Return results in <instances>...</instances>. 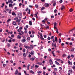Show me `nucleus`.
Returning <instances> with one entry per match:
<instances>
[{
	"instance_id": "1",
	"label": "nucleus",
	"mask_w": 75,
	"mask_h": 75,
	"mask_svg": "<svg viewBox=\"0 0 75 75\" xmlns=\"http://www.w3.org/2000/svg\"><path fill=\"white\" fill-rule=\"evenodd\" d=\"M56 43L53 42L52 44V47H56Z\"/></svg>"
},
{
	"instance_id": "2",
	"label": "nucleus",
	"mask_w": 75,
	"mask_h": 75,
	"mask_svg": "<svg viewBox=\"0 0 75 75\" xmlns=\"http://www.w3.org/2000/svg\"><path fill=\"white\" fill-rule=\"evenodd\" d=\"M49 62L50 63V65H52V64H53V63L52 62V60L51 59H50L49 60Z\"/></svg>"
},
{
	"instance_id": "3",
	"label": "nucleus",
	"mask_w": 75,
	"mask_h": 75,
	"mask_svg": "<svg viewBox=\"0 0 75 75\" xmlns=\"http://www.w3.org/2000/svg\"><path fill=\"white\" fill-rule=\"evenodd\" d=\"M25 41H26V40H25V39L23 38L21 40V41L22 42H25Z\"/></svg>"
},
{
	"instance_id": "4",
	"label": "nucleus",
	"mask_w": 75,
	"mask_h": 75,
	"mask_svg": "<svg viewBox=\"0 0 75 75\" xmlns=\"http://www.w3.org/2000/svg\"><path fill=\"white\" fill-rule=\"evenodd\" d=\"M8 3H11V4H12L13 2L12 1H11V0H8Z\"/></svg>"
},
{
	"instance_id": "5",
	"label": "nucleus",
	"mask_w": 75,
	"mask_h": 75,
	"mask_svg": "<svg viewBox=\"0 0 75 75\" xmlns=\"http://www.w3.org/2000/svg\"><path fill=\"white\" fill-rule=\"evenodd\" d=\"M55 63L56 64H57V65H60L58 62L56 61L55 62Z\"/></svg>"
},
{
	"instance_id": "6",
	"label": "nucleus",
	"mask_w": 75,
	"mask_h": 75,
	"mask_svg": "<svg viewBox=\"0 0 75 75\" xmlns=\"http://www.w3.org/2000/svg\"><path fill=\"white\" fill-rule=\"evenodd\" d=\"M17 74H18V69H16L15 73V75H17Z\"/></svg>"
},
{
	"instance_id": "7",
	"label": "nucleus",
	"mask_w": 75,
	"mask_h": 75,
	"mask_svg": "<svg viewBox=\"0 0 75 75\" xmlns=\"http://www.w3.org/2000/svg\"><path fill=\"white\" fill-rule=\"evenodd\" d=\"M64 8L65 6L64 5H62V7L61 8V10H63V9H64Z\"/></svg>"
},
{
	"instance_id": "8",
	"label": "nucleus",
	"mask_w": 75,
	"mask_h": 75,
	"mask_svg": "<svg viewBox=\"0 0 75 75\" xmlns=\"http://www.w3.org/2000/svg\"><path fill=\"white\" fill-rule=\"evenodd\" d=\"M55 41H56V42H58V39L57 38V37H55Z\"/></svg>"
},
{
	"instance_id": "9",
	"label": "nucleus",
	"mask_w": 75,
	"mask_h": 75,
	"mask_svg": "<svg viewBox=\"0 0 75 75\" xmlns=\"http://www.w3.org/2000/svg\"><path fill=\"white\" fill-rule=\"evenodd\" d=\"M34 52L33 51H32L31 52V53H30V54L31 55H34Z\"/></svg>"
},
{
	"instance_id": "10",
	"label": "nucleus",
	"mask_w": 75,
	"mask_h": 75,
	"mask_svg": "<svg viewBox=\"0 0 75 75\" xmlns=\"http://www.w3.org/2000/svg\"><path fill=\"white\" fill-rule=\"evenodd\" d=\"M45 7H48V6H49V4H45Z\"/></svg>"
},
{
	"instance_id": "11",
	"label": "nucleus",
	"mask_w": 75,
	"mask_h": 75,
	"mask_svg": "<svg viewBox=\"0 0 75 75\" xmlns=\"http://www.w3.org/2000/svg\"><path fill=\"white\" fill-rule=\"evenodd\" d=\"M34 59H35V58L34 57L30 59V60L31 61H34Z\"/></svg>"
},
{
	"instance_id": "12",
	"label": "nucleus",
	"mask_w": 75,
	"mask_h": 75,
	"mask_svg": "<svg viewBox=\"0 0 75 75\" xmlns=\"http://www.w3.org/2000/svg\"><path fill=\"white\" fill-rule=\"evenodd\" d=\"M29 23L30 25H32V22H31V21H30Z\"/></svg>"
},
{
	"instance_id": "13",
	"label": "nucleus",
	"mask_w": 75,
	"mask_h": 75,
	"mask_svg": "<svg viewBox=\"0 0 75 75\" xmlns=\"http://www.w3.org/2000/svg\"><path fill=\"white\" fill-rule=\"evenodd\" d=\"M12 14L13 16H16V14L14 12H13L12 13Z\"/></svg>"
},
{
	"instance_id": "14",
	"label": "nucleus",
	"mask_w": 75,
	"mask_h": 75,
	"mask_svg": "<svg viewBox=\"0 0 75 75\" xmlns=\"http://www.w3.org/2000/svg\"><path fill=\"white\" fill-rule=\"evenodd\" d=\"M54 27H55V26H57V22H55L54 23Z\"/></svg>"
},
{
	"instance_id": "15",
	"label": "nucleus",
	"mask_w": 75,
	"mask_h": 75,
	"mask_svg": "<svg viewBox=\"0 0 75 75\" xmlns=\"http://www.w3.org/2000/svg\"><path fill=\"white\" fill-rule=\"evenodd\" d=\"M11 21V19H9L8 20H7V23H9V21Z\"/></svg>"
},
{
	"instance_id": "16",
	"label": "nucleus",
	"mask_w": 75,
	"mask_h": 75,
	"mask_svg": "<svg viewBox=\"0 0 75 75\" xmlns=\"http://www.w3.org/2000/svg\"><path fill=\"white\" fill-rule=\"evenodd\" d=\"M30 49H31V50H33V45H30Z\"/></svg>"
},
{
	"instance_id": "17",
	"label": "nucleus",
	"mask_w": 75,
	"mask_h": 75,
	"mask_svg": "<svg viewBox=\"0 0 75 75\" xmlns=\"http://www.w3.org/2000/svg\"><path fill=\"white\" fill-rule=\"evenodd\" d=\"M69 11H70V12H72V11H73V9H72V8H71L70 9Z\"/></svg>"
},
{
	"instance_id": "18",
	"label": "nucleus",
	"mask_w": 75,
	"mask_h": 75,
	"mask_svg": "<svg viewBox=\"0 0 75 75\" xmlns=\"http://www.w3.org/2000/svg\"><path fill=\"white\" fill-rule=\"evenodd\" d=\"M68 72H70V73H72V70H69Z\"/></svg>"
},
{
	"instance_id": "19",
	"label": "nucleus",
	"mask_w": 75,
	"mask_h": 75,
	"mask_svg": "<svg viewBox=\"0 0 75 75\" xmlns=\"http://www.w3.org/2000/svg\"><path fill=\"white\" fill-rule=\"evenodd\" d=\"M9 4V7H11L13 6V5L12 4Z\"/></svg>"
},
{
	"instance_id": "20",
	"label": "nucleus",
	"mask_w": 75,
	"mask_h": 75,
	"mask_svg": "<svg viewBox=\"0 0 75 75\" xmlns=\"http://www.w3.org/2000/svg\"><path fill=\"white\" fill-rule=\"evenodd\" d=\"M17 38H19V39H20L21 38V36H20V35H18L17 36Z\"/></svg>"
},
{
	"instance_id": "21",
	"label": "nucleus",
	"mask_w": 75,
	"mask_h": 75,
	"mask_svg": "<svg viewBox=\"0 0 75 75\" xmlns=\"http://www.w3.org/2000/svg\"><path fill=\"white\" fill-rule=\"evenodd\" d=\"M30 64H28L27 66L28 70H29V67H30Z\"/></svg>"
},
{
	"instance_id": "22",
	"label": "nucleus",
	"mask_w": 75,
	"mask_h": 75,
	"mask_svg": "<svg viewBox=\"0 0 75 75\" xmlns=\"http://www.w3.org/2000/svg\"><path fill=\"white\" fill-rule=\"evenodd\" d=\"M30 37H31V38H33L34 37V35H31L30 36Z\"/></svg>"
},
{
	"instance_id": "23",
	"label": "nucleus",
	"mask_w": 75,
	"mask_h": 75,
	"mask_svg": "<svg viewBox=\"0 0 75 75\" xmlns=\"http://www.w3.org/2000/svg\"><path fill=\"white\" fill-rule=\"evenodd\" d=\"M57 9H55L54 11V13H57Z\"/></svg>"
},
{
	"instance_id": "24",
	"label": "nucleus",
	"mask_w": 75,
	"mask_h": 75,
	"mask_svg": "<svg viewBox=\"0 0 75 75\" xmlns=\"http://www.w3.org/2000/svg\"><path fill=\"white\" fill-rule=\"evenodd\" d=\"M41 73H42L41 71H38V74H41Z\"/></svg>"
},
{
	"instance_id": "25",
	"label": "nucleus",
	"mask_w": 75,
	"mask_h": 75,
	"mask_svg": "<svg viewBox=\"0 0 75 75\" xmlns=\"http://www.w3.org/2000/svg\"><path fill=\"white\" fill-rule=\"evenodd\" d=\"M40 39H41V40H44V38H43V37H40Z\"/></svg>"
},
{
	"instance_id": "26",
	"label": "nucleus",
	"mask_w": 75,
	"mask_h": 75,
	"mask_svg": "<svg viewBox=\"0 0 75 75\" xmlns=\"http://www.w3.org/2000/svg\"><path fill=\"white\" fill-rule=\"evenodd\" d=\"M47 40H51V38H50V37H48L47 38Z\"/></svg>"
},
{
	"instance_id": "27",
	"label": "nucleus",
	"mask_w": 75,
	"mask_h": 75,
	"mask_svg": "<svg viewBox=\"0 0 75 75\" xmlns=\"http://www.w3.org/2000/svg\"><path fill=\"white\" fill-rule=\"evenodd\" d=\"M11 37H12V38H14V35H11Z\"/></svg>"
},
{
	"instance_id": "28",
	"label": "nucleus",
	"mask_w": 75,
	"mask_h": 75,
	"mask_svg": "<svg viewBox=\"0 0 75 75\" xmlns=\"http://www.w3.org/2000/svg\"><path fill=\"white\" fill-rule=\"evenodd\" d=\"M19 18V19H18V21L19 22H20V20H21V17H20Z\"/></svg>"
},
{
	"instance_id": "29",
	"label": "nucleus",
	"mask_w": 75,
	"mask_h": 75,
	"mask_svg": "<svg viewBox=\"0 0 75 75\" xmlns=\"http://www.w3.org/2000/svg\"><path fill=\"white\" fill-rule=\"evenodd\" d=\"M55 5H56V3L54 2L53 3V6H54H54H55Z\"/></svg>"
},
{
	"instance_id": "30",
	"label": "nucleus",
	"mask_w": 75,
	"mask_h": 75,
	"mask_svg": "<svg viewBox=\"0 0 75 75\" xmlns=\"http://www.w3.org/2000/svg\"><path fill=\"white\" fill-rule=\"evenodd\" d=\"M7 45L8 46V47H10V45L9 43H8L7 44Z\"/></svg>"
},
{
	"instance_id": "31",
	"label": "nucleus",
	"mask_w": 75,
	"mask_h": 75,
	"mask_svg": "<svg viewBox=\"0 0 75 75\" xmlns=\"http://www.w3.org/2000/svg\"><path fill=\"white\" fill-rule=\"evenodd\" d=\"M52 54L54 57H55L56 56L55 55V53H54L52 52Z\"/></svg>"
},
{
	"instance_id": "32",
	"label": "nucleus",
	"mask_w": 75,
	"mask_h": 75,
	"mask_svg": "<svg viewBox=\"0 0 75 75\" xmlns=\"http://www.w3.org/2000/svg\"><path fill=\"white\" fill-rule=\"evenodd\" d=\"M12 41V40H11V39H10L8 40V42H11Z\"/></svg>"
},
{
	"instance_id": "33",
	"label": "nucleus",
	"mask_w": 75,
	"mask_h": 75,
	"mask_svg": "<svg viewBox=\"0 0 75 75\" xmlns=\"http://www.w3.org/2000/svg\"><path fill=\"white\" fill-rule=\"evenodd\" d=\"M44 8H45L44 7H42V8H41V11H42V10H44Z\"/></svg>"
},
{
	"instance_id": "34",
	"label": "nucleus",
	"mask_w": 75,
	"mask_h": 75,
	"mask_svg": "<svg viewBox=\"0 0 75 75\" xmlns=\"http://www.w3.org/2000/svg\"><path fill=\"white\" fill-rule=\"evenodd\" d=\"M56 33H59L58 31V29L56 28Z\"/></svg>"
},
{
	"instance_id": "35",
	"label": "nucleus",
	"mask_w": 75,
	"mask_h": 75,
	"mask_svg": "<svg viewBox=\"0 0 75 75\" xmlns=\"http://www.w3.org/2000/svg\"><path fill=\"white\" fill-rule=\"evenodd\" d=\"M59 43H61V38H59Z\"/></svg>"
},
{
	"instance_id": "36",
	"label": "nucleus",
	"mask_w": 75,
	"mask_h": 75,
	"mask_svg": "<svg viewBox=\"0 0 75 75\" xmlns=\"http://www.w3.org/2000/svg\"><path fill=\"white\" fill-rule=\"evenodd\" d=\"M24 73L25 74V75H27V72H26V71H24Z\"/></svg>"
},
{
	"instance_id": "37",
	"label": "nucleus",
	"mask_w": 75,
	"mask_h": 75,
	"mask_svg": "<svg viewBox=\"0 0 75 75\" xmlns=\"http://www.w3.org/2000/svg\"><path fill=\"white\" fill-rule=\"evenodd\" d=\"M30 72H31L32 74H34V71H33L32 70L30 71Z\"/></svg>"
},
{
	"instance_id": "38",
	"label": "nucleus",
	"mask_w": 75,
	"mask_h": 75,
	"mask_svg": "<svg viewBox=\"0 0 75 75\" xmlns=\"http://www.w3.org/2000/svg\"><path fill=\"white\" fill-rule=\"evenodd\" d=\"M29 12L28 13V14H30V9H28Z\"/></svg>"
},
{
	"instance_id": "39",
	"label": "nucleus",
	"mask_w": 75,
	"mask_h": 75,
	"mask_svg": "<svg viewBox=\"0 0 75 75\" xmlns=\"http://www.w3.org/2000/svg\"><path fill=\"white\" fill-rule=\"evenodd\" d=\"M51 18H54V16H51Z\"/></svg>"
},
{
	"instance_id": "40",
	"label": "nucleus",
	"mask_w": 75,
	"mask_h": 75,
	"mask_svg": "<svg viewBox=\"0 0 75 75\" xmlns=\"http://www.w3.org/2000/svg\"><path fill=\"white\" fill-rule=\"evenodd\" d=\"M14 20H18V18H17V17H16V18H14Z\"/></svg>"
},
{
	"instance_id": "41",
	"label": "nucleus",
	"mask_w": 75,
	"mask_h": 75,
	"mask_svg": "<svg viewBox=\"0 0 75 75\" xmlns=\"http://www.w3.org/2000/svg\"><path fill=\"white\" fill-rule=\"evenodd\" d=\"M59 2L60 3H62V0H60L59 1Z\"/></svg>"
},
{
	"instance_id": "42",
	"label": "nucleus",
	"mask_w": 75,
	"mask_h": 75,
	"mask_svg": "<svg viewBox=\"0 0 75 75\" xmlns=\"http://www.w3.org/2000/svg\"><path fill=\"white\" fill-rule=\"evenodd\" d=\"M14 48H15V49H16V48H17H17H18V47H16L15 46H14Z\"/></svg>"
},
{
	"instance_id": "43",
	"label": "nucleus",
	"mask_w": 75,
	"mask_h": 75,
	"mask_svg": "<svg viewBox=\"0 0 75 75\" xmlns=\"http://www.w3.org/2000/svg\"><path fill=\"white\" fill-rule=\"evenodd\" d=\"M25 49H23V52H25Z\"/></svg>"
},
{
	"instance_id": "44",
	"label": "nucleus",
	"mask_w": 75,
	"mask_h": 75,
	"mask_svg": "<svg viewBox=\"0 0 75 75\" xmlns=\"http://www.w3.org/2000/svg\"><path fill=\"white\" fill-rule=\"evenodd\" d=\"M6 65V64H3V67H5Z\"/></svg>"
},
{
	"instance_id": "45",
	"label": "nucleus",
	"mask_w": 75,
	"mask_h": 75,
	"mask_svg": "<svg viewBox=\"0 0 75 75\" xmlns=\"http://www.w3.org/2000/svg\"><path fill=\"white\" fill-rule=\"evenodd\" d=\"M63 57H65V56H67V55L66 54H63Z\"/></svg>"
},
{
	"instance_id": "46",
	"label": "nucleus",
	"mask_w": 75,
	"mask_h": 75,
	"mask_svg": "<svg viewBox=\"0 0 75 75\" xmlns=\"http://www.w3.org/2000/svg\"><path fill=\"white\" fill-rule=\"evenodd\" d=\"M28 40H30V37H28L27 38Z\"/></svg>"
},
{
	"instance_id": "47",
	"label": "nucleus",
	"mask_w": 75,
	"mask_h": 75,
	"mask_svg": "<svg viewBox=\"0 0 75 75\" xmlns=\"http://www.w3.org/2000/svg\"><path fill=\"white\" fill-rule=\"evenodd\" d=\"M50 39H54V36H52L50 38Z\"/></svg>"
},
{
	"instance_id": "48",
	"label": "nucleus",
	"mask_w": 75,
	"mask_h": 75,
	"mask_svg": "<svg viewBox=\"0 0 75 75\" xmlns=\"http://www.w3.org/2000/svg\"><path fill=\"white\" fill-rule=\"evenodd\" d=\"M35 7L36 8H37L38 7V5H35Z\"/></svg>"
},
{
	"instance_id": "49",
	"label": "nucleus",
	"mask_w": 75,
	"mask_h": 75,
	"mask_svg": "<svg viewBox=\"0 0 75 75\" xmlns=\"http://www.w3.org/2000/svg\"><path fill=\"white\" fill-rule=\"evenodd\" d=\"M49 26H47L46 27V29H49Z\"/></svg>"
},
{
	"instance_id": "50",
	"label": "nucleus",
	"mask_w": 75,
	"mask_h": 75,
	"mask_svg": "<svg viewBox=\"0 0 75 75\" xmlns=\"http://www.w3.org/2000/svg\"><path fill=\"white\" fill-rule=\"evenodd\" d=\"M71 56L72 58H74V55H73V54H71Z\"/></svg>"
},
{
	"instance_id": "51",
	"label": "nucleus",
	"mask_w": 75,
	"mask_h": 75,
	"mask_svg": "<svg viewBox=\"0 0 75 75\" xmlns=\"http://www.w3.org/2000/svg\"><path fill=\"white\" fill-rule=\"evenodd\" d=\"M40 37H43L42 36V33H40Z\"/></svg>"
},
{
	"instance_id": "52",
	"label": "nucleus",
	"mask_w": 75,
	"mask_h": 75,
	"mask_svg": "<svg viewBox=\"0 0 75 75\" xmlns=\"http://www.w3.org/2000/svg\"><path fill=\"white\" fill-rule=\"evenodd\" d=\"M28 8H27L25 9V11H28Z\"/></svg>"
},
{
	"instance_id": "53",
	"label": "nucleus",
	"mask_w": 75,
	"mask_h": 75,
	"mask_svg": "<svg viewBox=\"0 0 75 75\" xmlns=\"http://www.w3.org/2000/svg\"><path fill=\"white\" fill-rule=\"evenodd\" d=\"M24 47H25V48H27V47H28V46H26L25 45L24 46Z\"/></svg>"
},
{
	"instance_id": "54",
	"label": "nucleus",
	"mask_w": 75,
	"mask_h": 75,
	"mask_svg": "<svg viewBox=\"0 0 75 75\" xmlns=\"http://www.w3.org/2000/svg\"><path fill=\"white\" fill-rule=\"evenodd\" d=\"M72 48V50H71V51H74V50L75 49L74 48Z\"/></svg>"
},
{
	"instance_id": "55",
	"label": "nucleus",
	"mask_w": 75,
	"mask_h": 75,
	"mask_svg": "<svg viewBox=\"0 0 75 75\" xmlns=\"http://www.w3.org/2000/svg\"><path fill=\"white\" fill-rule=\"evenodd\" d=\"M21 5H22V4L21 3H20L19 4V6H21Z\"/></svg>"
},
{
	"instance_id": "56",
	"label": "nucleus",
	"mask_w": 75,
	"mask_h": 75,
	"mask_svg": "<svg viewBox=\"0 0 75 75\" xmlns=\"http://www.w3.org/2000/svg\"><path fill=\"white\" fill-rule=\"evenodd\" d=\"M7 54H8V55H10V53H9L8 52H7Z\"/></svg>"
},
{
	"instance_id": "57",
	"label": "nucleus",
	"mask_w": 75,
	"mask_h": 75,
	"mask_svg": "<svg viewBox=\"0 0 75 75\" xmlns=\"http://www.w3.org/2000/svg\"><path fill=\"white\" fill-rule=\"evenodd\" d=\"M42 23H45V21H44V20H43L42 21Z\"/></svg>"
},
{
	"instance_id": "58",
	"label": "nucleus",
	"mask_w": 75,
	"mask_h": 75,
	"mask_svg": "<svg viewBox=\"0 0 75 75\" xmlns=\"http://www.w3.org/2000/svg\"><path fill=\"white\" fill-rule=\"evenodd\" d=\"M28 57L29 58H31V55L30 54H29Z\"/></svg>"
},
{
	"instance_id": "59",
	"label": "nucleus",
	"mask_w": 75,
	"mask_h": 75,
	"mask_svg": "<svg viewBox=\"0 0 75 75\" xmlns=\"http://www.w3.org/2000/svg\"><path fill=\"white\" fill-rule=\"evenodd\" d=\"M71 58L70 56H68V57H67L68 59H69V58Z\"/></svg>"
},
{
	"instance_id": "60",
	"label": "nucleus",
	"mask_w": 75,
	"mask_h": 75,
	"mask_svg": "<svg viewBox=\"0 0 75 75\" xmlns=\"http://www.w3.org/2000/svg\"><path fill=\"white\" fill-rule=\"evenodd\" d=\"M69 45H72V43L71 42L69 43Z\"/></svg>"
},
{
	"instance_id": "61",
	"label": "nucleus",
	"mask_w": 75,
	"mask_h": 75,
	"mask_svg": "<svg viewBox=\"0 0 75 75\" xmlns=\"http://www.w3.org/2000/svg\"><path fill=\"white\" fill-rule=\"evenodd\" d=\"M73 69H75V66H73Z\"/></svg>"
},
{
	"instance_id": "62",
	"label": "nucleus",
	"mask_w": 75,
	"mask_h": 75,
	"mask_svg": "<svg viewBox=\"0 0 75 75\" xmlns=\"http://www.w3.org/2000/svg\"><path fill=\"white\" fill-rule=\"evenodd\" d=\"M18 32H21V30L19 29L18 30Z\"/></svg>"
},
{
	"instance_id": "63",
	"label": "nucleus",
	"mask_w": 75,
	"mask_h": 75,
	"mask_svg": "<svg viewBox=\"0 0 75 75\" xmlns=\"http://www.w3.org/2000/svg\"><path fill=\"white\" fill-rule=\"evenodd\" d=\"M38 66L37 65H35V67H36L37 68H38Z\"/></svg>"
},
{
	"instance_id": "64",
	"label": "nucleus",
	"mask_w": 75,
	"mask_h": 75,
	"mask_svg": "<svg viewBox=\"0 0 75 75\" xmlns=\"http://www.w3.org/2000/svg\"><path fill=\"white\" fill-rule=\"evenodd\" d=\"M18 75H21V73H18Z\"/></svg>"
}]
</instances>
